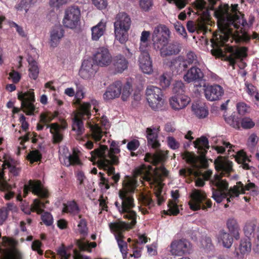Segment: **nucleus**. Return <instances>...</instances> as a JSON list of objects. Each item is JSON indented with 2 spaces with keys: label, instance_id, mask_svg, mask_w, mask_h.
<instances>
[{
  "label": "nucleus",
  "instance_id": "nucleus-16",
  "mask_svg": "<svg viewBox=\"0 0 259 259\" xmlns=\"http://www.w3.org/2000/svg\"><path fill=\"white\" fill-rule=\"evenodd\" d=\"M30 191L42 198H47L49 195L48 191L42 188L41 183L39 181L30 180L27 184H25L23 189V197H25Z\"/></svg>",
  "mask_w": 259,
  "mask_h": 259
},
{
  "label": "nucleus",
  "instance_id": "nucleus-32",
  "mask_svg": "<svg viewBox=\"0 0 259 259\" xmlns=\"http://www.w3.org/2000/svg\"><path fill=\"white\" fill-rule=\"evenodd\" d=\"M226 225L230 233L236 239H238L240 237V229L236 220L233 218L228 219L226 222Z\"/></svg>",
  "mask_w": 259,
  "mask_h": 259
},
{
  "label": "nucleus",
  "instance_id": "nucleus-52",
  "mask_svg": "<svg viewBox=\"0 0 259 259\" xmlns=\"http://www.w3.org/2000/svg\"><path fill=\"white\" fill-rule=\"evenodd\" d=\"M233 147H234V146L230 143L223 141L222 146H216L214 147V149L218 153L222 154L225 152L226 148H229L228 152H230Z\"/></svg>",
  "mask_w": 259,
  "mask_h": 259
},
{
  "label": "nucleus",
  "instance_id": "nucleus-7",
  "mask_svg": "<svg viewBox=\"0 0 259 259\" xmlns=\"http://www.w3.org/2000/svg\"><path fill=\"white\" fill-rule=\"evenodd\" d=\"M170 31L165 25H159L155 27L152 34V41L156 49H160L161 56L166 57L178 53V46L175 44L167 45Z\"/></svg>",
  "mask_w": 259,
  "mask_h": 259
},
{
  "label": "nucleus",
  "instance_id": "nucleus-36",
  "mask_svg": "<svg viewBox=\"0 0 259 259\" xmlns=\"http://www.w3.org/2000/svg\"><path fill=\"white\" fill-rule=\"evenodd\" d=\"M197 63V57L192 52H190L187 54L185 59L182 60V58L179 56V66H182L184 68H187L188 65L192 63L196 64Z\"/></svg>",
  "mask_w": 259,
  "mask_h": 259
},
{
  "label": "nucleus",
  "instance_id": "nucleus-48",
  "mask_svg": "<svg viewBox=\"0 0 259 259\" xmlns=\"http://www.w3.org/2000/svg\"><path fill=\"white\" fill-rule=\"evenodd\" d=\"M41 158V154L38 150L30 151L27 155V158L31 163L40 161Z\"/></svg>",
  "mask_w": 259,
  "mask_h": 259
},
{
  "label": "nucleus",
  "instance_id": "nucleus-50",
  "mask_svg": "<svg viewBox=\"0 0 259 259\" xmlns=\"http://www.w3.org/2000/svg\"><path fill=\"white\" fill-rule=\"evenodd\" d=\"M200 245L201 247L206 250H211L213 248L210 238L207 236H205L201 238L200 240Z\"/></svg>",
  "mask_w": 259,
  "mask_h": 259
},
{
  "label": "nucleus",
  "instance_id": "nucleus-51",
  "mask_svg": "<svg viewBox=\"0 0 259 259\" xmlns=\"http://www.w3.org/2000/svg\"><path fill=\"white\" fill-rule=\"evenodd\" d=\"M54 119V117L52 115L51 112H48L47 113H41L40 115V120L39 122L43 124L49 125L48 123L52 121Z\"/></svg>",
  "mask_w": 259,
  "mask_h": 259
},
{
  "label": "nucleus",
  "instance_id": "nucleus-8",
  "mask_svg": "<svg viewBox=\"0 0 259 259\" xmlns=\"http://www.w3.org/2000/svg\"><path fill=\"white\" fill-rule=\"evenodd\" d=\"M193 144L200 155L197 156L193 153L185 151L182 154V158L194 168H206L208 166V161L205 157V154L209 148L207 139L201 137L195 141Z\"/></svg>",
  "mask_w": 259,
  "mask_h": 259
},
{
  "label": "nucleus",
  "instance_id": "nucleus-4",
  "mask_svg": "<svg viewBox=\"0 0 259 259\" xmlns=\"http://www.w3.org/2000/svg\"><path fill=\"white\" fill-rule=\"evenodd\" d=\"M120 152V150L115 141L112 142L109 150L107 146L100 145L99 148L91 152L92 160L98 158V167L107 171L108 176L113 175L111 178L115 183L118 182L120 179L119 174H115L113 166L119 163V158L117 154H119Z\"/></svg>",
  "mask_w": 259,
  "mask_h": 259
},
{
  "label": "nucleus",
  "instance_id": "nucleus-19",
  "mask_svg": "<svg viewBox=\"0 0 259 259\" xmlns=\"http://www.w3.org/2000/svg\"><path fill=\"white\" fill-rule=\"evenodd\" d=\"M204 87L205 96L210 101L219 100L224 95V90L220 85L213 84Z\"/></svg>",
  "mask_w": 259,
  "mask_h": 259
},
{
  "label": "nucleus",
  "instance_id": "nucleus-56",
  "mask_svg": "<svg viewBox=\"0 0 259 259\" xmlns=\"http://www.w3.org/2000/svg\"><path fill=\"white\" fill-rule=\"evenodd\" d=\"M238 112L240 115H244L249 112V107L244 102H239L237 105Z\"/></svg>",
  "mask_w": 259,
  "mask_h": 259
},
{
  "label": "nucleus",
  "instance_id": "nucleus-40",
  "mask_svg": "<svg viewBox=\"0 0 259 259\" xmlns=\"http://www.w3.org/2000/svg\"><path fill=\"white\" fill-rule=\"evenodd\" d=\"M29 63V76L33 79H36L39 73L38 67L37 62L33 59H28Z\"/></svg>",
  "mask_w": 259,
  "mask_h": 259
},
{
  "label": "nucleus",
  "instance_id": "nucleus-57",
  "mask_svg": "<svg viewBox=\"0 0 259 259\" xmlns=\"http://www.w3.org/2000/svg\"><path fill=\"white\" fill-rule=\"evenodd\" d=\"M158 80L159 85L164 90L167 88L170 83V79L167 78L164 74L159 77Z\"/></svg>",
  "mask_w": 259,
  "mask_h": 259
},
{
  "label": "nucleus",
  "instance_id": "nucleus-55",
  "mask_svg": "<svg viewBox=\"0 0 259 259\" xmlns=\"http://www.w3.org/2000/svg\"><path fill=\"white\" fill-rule=\"evenodd\" d=\"M57 252L61 259H69L71 255L70 253L67 252L65 246L63 244L57 248Z\"/></svg>",
  "mask_w": 259,
  "mask_h": 259
},
{
  "label": "nucleus",
  "instance_id": "nucleus-20",
  "mask_svg": "<svg viewBox=\"0 0 259 259\" xmlns=\"http://www.w3.org/2000/svg\"><path fill=\"white\" fill-rule=\"evenodd\" d=\"M192 200L189 202L190 207L193 210H196L202 208H206L205 206L202 203L206 198L205 193L199 190H194L191 194Z\"/></svg>",
  "mask_w": 259,
  "mask_h": 259
},
{
  "label": "nucleus",
  "instance_id": "nucleus-30",
  "mask_svg": "<svg viewBox=\"0 0 259 259\" xmlns=\"http://www.w3.org/2000/svg\"><path fill=\"white\" fill-rule=\"evenodd\" d=\"M192 109L195 115L199 118H204L208 114V110L203 102L193 103Z\"/></svg>",
  "mask_w": 259,
  "mask_h": 259
},
{
  "label": "nucleus",
  "instance_id": "nucleus-27",
  "mask_svg": "<svg viewBox=\"0 0 259 259\" xmlns=\"http://www.w3.org/2000/svg\"><path fill=\"white\" fill-rule=\"evenodd\" d=\"M50 128V132L52 135V142L54 144H59L63 139V134L59 130V123H52L47 125V128Z\"/></svg>",
  "mask_w": 259,
  "mask_h": 259
},
{
  "label": "nucleus",
  "instance_id": "nucleus-59",
  "mask_svg": "<svg viewBox=\"0 0 259 259\" xmlns=\"http://www.w3.org/2000/svg\"><path fill=\"white\" fill-rule=\"evenodd\" d=\"M122 92L121 93V99L123 101H126L131 94V85L128 82H127L122 87Z\"/></svg>",
  "mask_w": 259,
  "mask_h": 259
},
{
  "label": "nucleus",
  "instance_id": "nucleus-45",
  "mask_svg": "<svg viewBox=\"0 0 259 259\" xmlns=\"http://www.w3.org/2000/svg\"><path fill=\"white\" fill-rule=\"evenodd\" d=\"M112 175H111V178H112ZM99 177H100V182L99 185L101 187L102 186H105V188L106 190H108L110 188V186H114V184H117V183H115L114 181L111 178L112 180L113 181V183L110 182L109 180L104 177V174L101 172L99 173Z\"/></svg>",
  "mask_w": 259,
  "mask_h": 259
},
{
  "label": "nucleus",
  "instance_id": "nucleus-37",
  "mask_svg": "<svg viewBox=\"0 0 259 259\" xmlns=\"http://www.w3.org/2000/svg\"><path fill=\"white\" fill-rule=\"evenodd\" d=\"M11 179L7 181L5 178L3 169H0V190L12 189L16 187L15 183H11Z\"/></svg>",
  "mask_w": 259,
  "mask_h": 259
},
{
  "label": "nucleus",
  "instance_id": "nucleus-5",
  "mask_svg": "<svg viewBox=\"0 0 259 259\" xmlns=\"http://www.w3.org/2000/svg\"><path fill=\"white\" fill-rule=\"evenodd\" d=\"M76 87L74 104L79 107V112L74 116L72 128V130L76 132V139L78 141H84V139H87V137L83 138L81 137V135L84 132L82 119H89L90 118L91 116V105L88 102H84L81 104V100L84 98L85 93L83 91V87L79 84H77Z\"/></svg>",
  "mask_w": 259,
  "mask_h": 259
},
{
  "label": "nucleus",
  "instance_id": "nucleus-24",
  "mask_svg": "<svg viewBox=\"0 0 259 259\" xmlns=\"http://www.w3.org/2000/svg\"><path fill=\"white\" fill-rule=\"evenodd\" d=\"M81 209L75 200L67 201L66 203H63L62 212L68 213L72 217H78L80 214Z\"/></svg>",
  "mask_w": 259,
  "mask_h": 259
},
{
  "label": "nucleus",
  "instance_id": "nucleus-11",
  "mask_svg": "<svg viewBox=\"0 0 259 259\" xmlns=\"http://www.w3.org/2000/svg\"><path fill=\"white\" fill-rule=\"evenodd\" d=\"M115 19L114 23L115 38L121 44H124L128 39L127 31L131 24V18L125 13H119Z\"/></svg>",
  "mask_w": 259,
  "mask_h": 259
},
{
  "label": "nucleus",
  "instance_id": "nucleus-38",
  "mask_svg": "<svg viewBox=\"0 0 259 259\" xmlns=\"http://www.w3.org/2000/svg\"><path fill=\"white\" fill-rule=\"evenodd\" d=\"M63 164L68 167L70 165H80L82 163L78 156L73 153L72 154H69L68 156H66L64 158Z\"/></svg>",
  "mask_w": 259,
  "mask_h": 259
},
{
  "label": "nucleus",
  "instance_id": "nucleus-58",
  "mask_svg": "<svg viewBox=\"0 0 259 259\" xmlns=\"http://www.w3.org/2000/svg\"><path fill=\"white\" fill-rule=\"evenodd\" d=\"M241 124L243 128L248 129L253 127L255 123L250 118L244 117L241 119Z\"/></svg>",
  "mask_w": 259,
  "mask_h": 259
},
{
  "label": "nucleus",
  "instance_id": "nucleus-22",
  "mask_svg": "<svg viewBox=\"0 0 259 259\" xmlns=\"http://www.w3.org/2000/svg\"><path fill=\"white\" fill-rule=\"evenodd\" d=\"M111 62L113 69L116 73H121L128 67V61L121 54L114 56Z\"/></svg>",
  "mask_w": 259,
  "mask_h": 259
},
{
  "label": "nucleus",
  "instance_id": "nucleus-64",
  "mask_svg": "<svg viewBox=\"0 0 259 259\" xmlns=\"http://www.w3.org/2000/svg\"><path fill=\"white\" fill-rule=\"evenodd\" d=\"M169 251L170 254L174 256H177L178 255V241L176 240H174L171 243Z\"/></svg>",
  "mask_w": 259,
  "mask_h": 259
},
{
  "label": "nucleus",
  "instance_id": "nucleus-17",
  "mask_svg": "<svg viewBox=\"0 0 259 259\" xmlns=\"http://www.w3.org/2000/svg\"><path fill=\"white\" fill-rule=\"evenodd\" d=\"M94 61L97 66H107L111 63L112 56L107 49L100 48L94 55Z\"/></svg>",
  "mask_w": 259,
  "mask_h": 259
},
{
  "label": "nucleus",
  "instance_id": "nucleus-3",
  "mask_svg": "<svg viewBox=\"0 0 259 259\" xmlns=\"http://www.w3.org/2000/svg\"><path fill=\"white\" fill-rule=\"evenodd\" d=\"M151 170H152L151 166H147L144 164L135 168L134 171V179L126 176L123 181V188L121 190H125L131 194L134 193L137 185L136 179L140 177L141 181L148 182L151 188L153 189L155 195L157 198V204L160 205L166 199L165 192L163 189L164 185L163 182L168 176V171L163 166H160L153 174L151 172Z\"/></svg>",
  "mask_w": 259,
  "mask_h": 259
},
{
  "label": "nucleus",
  "instance_id": "nucleus-12",
  "mask_svg": "<svg viewBox=\"0 0 259 259\" xmlns=\"http://www.w3.org/2000/svg\"><path fill=\"white\" fill-rule=\"evenodd\" d=\"M18 99L21 101V108L27 115H33L38 112V108L35 106V98L33 90L26 92H19Z\"/></svg>",
  "mask_w": 259,
  "mask_h": 259
},
{
  "label": "nucleus",
  "instance_id": "nucleus-44",
  "mask_svg": "<svg viewBox=\"0 0 259 259\" xmlns=\"http://www.w3.org/2000/svg\"><path fill=\"white\" fill-rule=\"evenodd\" d=\"M76 245L80 250L87 251L88 252L91 251V247H95L97 245L96 242H84L81 240H77L76 241Z\"/></svg>",
  "mask_w": 259,
  "mask_h": 259
},
{
  "label": "nucleus",
  "instance_id": "nucleus-63",
  "mask_svg": "<svg viewBox=\"0 0 259 259\" xmlns=\"http://www.w3.org/2000/svg\"><path fill=\"white\" fill-rule=\"evenodd\" d=\"M195 7L199 11H203V13H207L206 4L204 0H197L195 2Z\"/></svg>",
  "mask_w": 259,
  "mask_h": 259
},
{
  "label": "nucleus",
  "instance_id": "nucleus-60",
  "mask_svg": "<svg viewBox=\"0 0 259 259\" xmlns=\"http://www.w3.org/2000/svg\"><path fill=\"white\" fill-rule=\"evenodd\" d=\"M190 102V99L187 96L181 95L179 96V109L185 108Z\"/></svg>",
  "mask_w": 259,
  "mask_h": 259
},
{
  "label": "nucleus",
  "instance_id": "nucleus-28",
  "mask_svg": "<svg viewBox=\"0 0 259 259\" xmlns=\"http://www.w3.org/2000/svg\"><path fill=\"white\" fill-rule=\"evenodd\" d=\"M140 67L144 73L150 74L153 71L152 61L149 54L140 56L139 58Z\"/></svg>",
  "mask_w": 259,
  "mask_h": 259
},
{
  "label": "nucleus",
  "instance_id": "nucleus-39",
  "mask_svg": "<svg viewBox=\"0 0 259 259\" xmlns=\"http://www.w3.org/2000/svg\"><path fill=\"white\" fill-rule=\"evenodd\" d=\"M92 132L91 137L95 142H97L101 140L103 136L104 132L98 124L95 125L91 124L90 126Z\"/></svg>",
  "mask_w": 259,
  "mask_h": 259
},
{
  "label": "nucleus",
  "instance_id": "nucleus-18",
  "mask_svg": "<svg viewBox=\"0 0 259 259\" xmlns=\"http://www.w3.org/2000/svg\"><path fill=\"white\" fill-rule=\"evenodd\" d=\"M122 83L119 80L116 81L107 87L103 95L105 101H109L118 98L121 94Z\"/></svg>",
  "mask_w": 259,
  "mask_h": 259
},
{
  "label": "nucleus",
  "instance_id": "nucleus-54",
  "mask_svg": "<svg viewBox=\"0 0 259 259\" xmlns=\"http://www.w3.org/2000/svg\"><path fill=\"white\" fill-rule=\"evenodd\" d=\"M41 216V219L44 223L47 226H51L53 223V218L51 214L49 212H44Z\"/></svg>",
  "mask_w": 259,
  "mask_h": 259
},
{
  "label": "nucleus",
  "instance_id": "nucleus-41",
  "mask_svg": "<svg viewBox=\"0 0 259 259\" xmlns=\"http://www.w3.org/2000/svg\"><path fill=\"white\" fill-rule=\"evenodd\" d=\"M192 250L191 243L186 239L179 240V255L189 254Z\"/></svg>",
  "mask_w": 259,
  "mask_h": 259
},
{
  "label": "nucleus",
  "instance_id": "nucleus-23",
  "mask_svg": "<svg viewBox=\"0 0 259 259\" xmlns=\"http://www.w3.org/2000/svg\"><path fill=\"white\" fill-rule=\"evenodd\" d=\"M204 74L201 70L196 67H192L183 76L185 81L190 83L195 81L201 80Z\"/></svg>",
  "mask_w": 259,
  "mask_h": 259
},
{
  "label": "nucleus",
  "instance_id": "nucleus-9",
  "mask_svg": "<svg viewBox=\"0 0 259 259\" xmlns=\"http://www.w3.org/2000/svg\"><path fill=\"white\" fill-rule=\"evenodd\" d=\"M159 127H150L146 129V137L147 143L149 146L156 150L154 154L147 153L146 154L144 160L146 162H149L153 165H157L159 163H162L166 159V155L161 151H158L160 144L158 140V133Z\"/></svg>",
  "mask_w": 259,
  "mask_h": 259
},
{
  "label": "nucleus",
  "instance_id": "nucleus-31",
  "mask_svg": "<svg viewBox=\"0 0 259 259\" xmlns=\"http://www.w3.org/2000/svg\"><path fill=\"white\" fill-rule=\"evenodd\" d=\"M194 172L196 176L198 177L195 181V184L197 187L203 186L205 184L204 181L209 180L212 174V171L210 169H207L204 171L200 170L199 172L195 171Z\"/></svg>",
  "mask_w": 259,
  "mask_h": 259
},
{
  "label": "nucleus",
  "instance_id": "nucleus-10",
  "mask_svg": "<svg viewBox=\"0 0 259 259\" xmlns=\"http://www.w3.org/2000/svg\"><path fill=\"white\" fill-rule=\"evenodd\" d=\"M257 222L252 220L247 222L244 227V233L247 238L242 239L237 251V256L238 258L242 259L245 255H248L251 250L252 244L250 236L254 235L257 226Z\"/></svg>",
  "mask_w": 259,
  "mask_h": 259
},
{
  "label": "nucleus",
  "instance_id": "nucleus-6",
  "mask_svg": "<svg viewBox=\"0 0 259 259\" xmlns=\"http://www.w3.org/2000/svg\"><path fill=\"white\" fill-rule=\"evenodd\" d=\"M119 197L121 200L122 208H124L125 214L123 218L131 220V223H126L123 222L110 223V228L114 232L127 230L132 228L137 223V213L131 209L135 207L134 199L132 194L129 193L125 190H120Z\"/></svg>",
  "mask_w": 259,
  "mask_h": 259
},
{
  "label": "nucleus",
  "instance_id": "nucleus-46",
  "mask_svg": "<svg viewBox=\"0 0 259 259\" xmlns=\"http://www.w3.org/2000/svg\"><path fill=\"white\" fill-rule=\"evenodd\" d=\"M78 218L80 220L77 225L79 232L80 234L85 235L88 231L87 222L82 214L78 215Z\"/></svg>",
  "mask_w": 259,
  "mask_h": 259
},
{
  "label": "nucleus",
  "instance_id": "nucleus-42",
  "mask_svg": "<svg viewBox=\"0 0 259 259\" xmlns=\"http://www.w3.org/2000/svg\"><path fill=\"white\" fill-rule=\"evenodd\" d=\"M235 158L236 161L238 163H241L242 164L243 168L246 169H249V165L247 162L249 160L243 151H240L237 152L235 156Z\"/></svg>",
  "mask_w": 259,
  "mask_h": 259
},
{
  "label": "nucleus",
  "instance_id": "nucleus-61",
  "mask_svg": "<svg viewBox=\"0 0 259 259\" xmlns=\"http://www.w3.org/2000/svg\"><path fill=\"white\" fill-rule=\"evenodd\" d=\"M79 75L81 78L88 79L90 78L94 74L92 73L91 70H87V69L84 68V67L81 65V68L79 71Z\"/></svg>",
  "mask_w": 259,
  "mask_h": 259
},
{
  "label": "nucleus",
  "instance_id": "nucleus-14",
  "mask_svg": "<svg viewBox=\"0 0 259 259\" xmlns=\"http://www.w3.org/2000/svg\"><path fill=\"white\" fill-rule=\"evenodd\" d=\"M3 240L10 248L3 249L0 246L1 259H23L22 253L16 247L18 244L17 241L6 237L3 238Z\"/></svg>",
  "mask_w": 259,
  "mask_h": 259
},
{
  "label": "nucleus",
  "instance_id": "nucleus-25",
  "mask_svg": "<svg viewBox=\"0 0 259 259\" xmlns=\"http://www.w3.org/2000/svg\"><path fill=\"white\" fill-rule=\"evenodd\" d=\"M48 203V200L42 202L38 199H35L30 207H22L21 209L26 214H30L31 211L36 212L37 214H41L43 213V208L46 207V204Z\"/></svg>",
  "mask_w": 259,
  "mask_h": 259
},
{
  "label": "nucleus",
  "instance_id": "nucleus-26",
  "mask_svg": "<svg viewBox=\"0 0 259 259\" xmlns=\"http://www.w3.org/2000/svg\"><path fill=\"white\" fill-rule=\"evenodd\" d=\"M171 193L172 199L168 201L167 210L163 211L166 214L177 215L178 214V205L177 202L178 199V190L171 191Z\"/></svg>",
  "mask_w": 259,
  "mask_h": 259
},
{
  "label": "nucleus",
  "instance_id": "nucleus-43",
  "mask_svg": "<svg viewBox=\"0 0 259 259\" xmlns=\"http://www.w3.org/2000/svg\"><path fill=\"white\" fill-rule=\"evenodd\" d=\"M37 137H38V136L36 133L28 132L24 136L19 137V139L21 140L20 145L24 146V143L29 141L30 139L33 143H36L37 142Z\"/></svg>",
  "mask_w": 259,
  "mask_h": 259
},
{
  "label": "nucleus",
  "instance_id": "nucleus-53",
  "mask_svg": "<svg viewBox=\"0 0 259 259\" xmlns=\"http://www.w3.org/2000/svg\"><path fill=\"white\" fill-rule=\"evenodd\" d=\"M82 66L87 69V70H91L92 73L94 74L96 72L97 65L93 64V62L90 60H85L82 63Z\"/></svg>",
  "mask_w": 259,
  "mask_h": 259
},
{
  "label": "nucleus",
  "instance_id": "nucleus-47",
  "mask_svg": "<svg viewBox=\"0 0 259 259\" xmlns=\"http://www.w3.org/2000/svg\"><path fill=\"white\" fill-rule=\"evenodd\" d=\"M141 201L143 205L148 207L149 209L155 205L154 201L149 194H142L141 196Z\"/></svg>",
  "mask_w": 259,
  "mask_h": 259
},
{
  "label": "nucleus",
  "instance_id": "nucleus-1",
  "mask_svg": "<svg viewBox=\"0 0 259 259\" xmlns=\"http://www.w3.org/2000/svg\"><path fill=\"white\" fill-rule=\"evenodd\" d=\"M218 19V26L220 33L216 34L211 42L217 49L211 50L212 54L218 57H223L225 60L234 67L237 60L242 61L247 56V48L245 47L235 48L232 46H225L224 50L227 52L224 54L223 50L220 47L223 46L230 37L237 41H247L250 37L246 30L252 24L253 19L247 23L243 18V15L238 10V4L220 6L214 12Z\"/></svg>",
  "mask_w": 259,
  "mask_h": 259
},
{
  "label": "nucleus",
  "instance_id": "nucleus-35",
  "mask_svg": "<svg viewBox=\"0 0 259 259\" xmlns=\"http://www.w3.org/2000/svg\"><path fill=\"white\" fill-rule=\"evenodd\" d=\"M123 231H121L120 232L116 233H118V235L116 236V238L117 240V242L118 243V247L120 249V251L122 253V257L123 259H125L127 257V244L126 242H125L123 238V236L121 234V232Z\"/></svg>",
  "mask_w": 259,
  "mask_h": 259
},
{
  "label": "nucleus",
  "instance_id": "nucleus-33",
  "mask_svg": "<svg viewBox=\"0 0 259 259\" xmlns=\"http://www.w3.org/2000/svg\"><path fill=\"white\" fill-rule=\"evenodd\" d=\"M4 168H6V166L9 169V177L11 178V183H15V177L19 176L21 168L16 167L11 162L8 160H5L3 164Z\"/></svg>",
  "mask_w": 259,
  "mask_h": 259
},
{
  "label": "nucleus",
  "instance_id": "nucleus-62",
  "mask_svg": "<svg viewBox=\"0 0 259 259\" xmlns=\"http://www.w3.org/2000/svg\"><path fill=\"white\" fill-rule=\"evenodd\" d=\"M225 119V121L232 127L235 128H239V122L237 120L235 116H230L229 117H226Z\"/></svg>",
  "mask_w": 259,
  "mask_h": 259
},
{
  "label": "nucleus",
  "instance_id": "nucleus-34",
  "mask_svg": "<svg viewBox=\"0 0 259 259\" xmlns=\"http://www.w3.org/2000/svg\"><path fill=\"white\" fill-rule=\"evenodd\" d=\"M105 29L106 23L101 21L92 28V39L94 40H98L103 35Z\"/></svg>",
  "mask_w": 259,
  "mask_h": 259
},
{
  "label": "nucleus",
  "instance_id": "nucleus-49",
  "mask_svg": "<svg viewBox=\"0 0 259 259\" xmlns=\"http://www.w3.org/2000/svg\"><path fill=\"white\" fill-rule=\"evenodd\" d=\"M139 6L142 11L149 12L153 6V0H140Z\"/></svg>",
  "mask_w": 259,
  "mask_h": 259
},
{
  "label": "nucleus",
  "instance_id": "nucleus-15",
  "mask_svg": "<svg viewBox=\"0 0 259 259\" xmlns=\"http://www.w3.org/2000/svg\"><path fill=\"white\" fill-rule=\"evenodd\" d=\"M80 17V11L77 6L69 7L65 11L63 23L65 27L73 29L77 26Z\"/></svg>",
  "mask_w": 259,
  "mask_h": 259
},
{
  "label": "nucleus",
  "instance_id": "nucleus-13",
  "mask_svg": "<svg viewBox=\"0 0 259 259\" xmlns=\"http://www.w3.org/2000/svg\"><path fill=\"white\" fill-rule=\"evenodd\" d=\"M146 95L149 105L153 110L161 109L164 101L162 98V91L159 88L153 85L148 87Z\"/></svg>",
  "mask_w": 259,
  "mask_h": 259
},
{
  "label": "nucleus",
  "instance_id": "nucleus-2",
  "mask_svg": "<svg viewBox=\"0 0 259 259\" xmlns=\"http://www.w3.org/2000/svg\"><path fill=\"white\" fill-rule=\"evenodd\" d=\"M215 169L220 175H215L210 180L211 185L216 187L212 188V197L217 203L221 202L223 199L227 198L228 202H230L233 198L238 197L240 194H244L246 191H249L251 195L255 196L258 194V189L254 183H249L243 186L241 182H238L236 186L229 189V184L222 176L228 177L233 171V163L228 158L219 156L214 161Z\"/></svg>",
  "mask_w": 259,
  "mask_h": 259
},
{
  "label": "nucleus",
  "instance_id": "nucleus-29",
  "mask_svg": "<svg viewBox=\"0 0 259 259\" xmlns=\"http://www.w3.org/2000/svg\"><path fill=\"white\" fill-rule=\"evenodd\" d=\"M217 238L218 242L221 243L225 248H230L233 244V239L230 233L224 230L219 232L217 236Z\"/></svg>",
  "mask_w": 259,
  "mask_h": 259
},
{
  "label": "nucleus",
  "instance_id": "nucleus-21",
  "mask_svg": "<svg viewBox=\"0 0 259 259\" xmlns=\"http://www.w3.org/2000/svg\"><path fill=\"white\" fill-rule=\"evenodd\" d=\"M64 30L61 25L55 26L50 31V46L55 48L59 44L64 35Z\"/></svg>",
  "mask_w": 259,
  "mask_h": 259
}]
</instances>
